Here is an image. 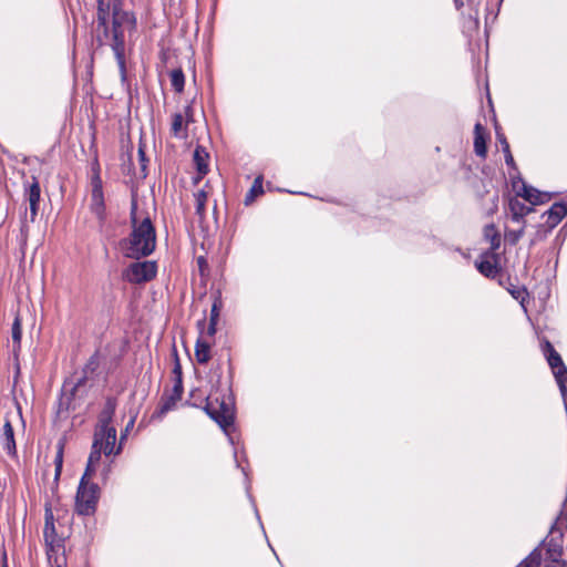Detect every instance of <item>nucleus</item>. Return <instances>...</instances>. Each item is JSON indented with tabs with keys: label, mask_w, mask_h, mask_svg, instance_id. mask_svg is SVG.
Returning <instances> with one entry per match:
<instances>
[{
	"label": "nucleus",
	"mask_w": 567,
	"mask_h": 567,
	"mask_svg": "<svg viewBox=\"0 0 567 567\" xmlns=\"http://www.w3.org/2000/svg\"><path fill=\"white\" fill-rule=\"evenodd\" d=\"M102 453H103V451L101 450V447H99L97 441H93L92 451L90 453V456L87 460V465H86V468L84 472V474H87V477L91 478L92 475L94 474L95 468L100 462Z\"/></svg>",
	"instance_id": "23"
},
{
	"label": "nucleus",
	"mask_w": 567,
	"mask_h": 567,
	"mask_svg": "<svg viewBox=\"0 0 567 567\" xmlns=\"http://www.w3.org/2000/svg\"><path fill=\"white\" fill-rule=\"evenodd\" d=\"M43 535L49 561L61 567L65 563L64 536L58 532L54 515L49 504H45Z\"/></svg>",
	"instance_id": "2"
},
{
	"label": "nucleus",
	"mask_w": 567,
	"mask_h": 567,
	"mask_svg": "<svg viewBox=\"0 0 567 567\" xmlns=\"http://www.w3.org/2000/svg\"><path fill=\"white\" fill-rule=\"evenodd\" d=\"M207 198L208 193L205 189H200L195 194L196 215H198L200 219L205 216Z\"/></svg>",
	"instance_id": "30"
},
{
	"label": "nucleus",
	"mask_w": 567,
	"mask_h": 567,
	"mask_svg": "<svg viewBox=\"0 0 567 567\" xmlns=\"http://www.w3.org/2000/svg\"><path fill=\"white\" fill-rule=\"evenodd\" d=\"M259 194H262V181H261V177H257L255 181H254V184L251 186V188L249 189V192L247 193L246 197H245V204L248 205L250 204L254 198L259 195Z\"/></svg>",
	"instance_id": "31"
},
{
	"label": "nucleus",
	"mask_w": 567,
	"mask_h": 567,
	"mask_svg": "<svg viewBox=\"0 0 567 567\" xmlns=\"http://www.w3.org/2000/svg\"><path fill=\"white\" fill-rule=\"evenodd\" d=\"M117 402L114 398H107L104 404L103 410L99 415V424L96 429H107L113 427L111 425Z\"/></svg>",
	"instance_id": "18"
},
{
	"label": "nucleus",
	"mask_w": 567,
	"mask_h": 567,
	"mask_svg": "<svg viewBox=\"0 0 567 567\" xmlns=\"http://www.w3.org/2000/svg\"><path fill=\"white\" fill-rule=\"evenodd\" d=\"M138 158L141 163V169L143 172V175L145 176L147 158L145 155L144 146L142 144L138 147Z\"/></svg>",
	"instance_id": "36"
},
{
	"label": "nucleus",
	"mask_w": 567,
	"mask_h": 567,
	"mask_svg": "<svg viewBox=\"0 0 567 567\" xmlns=\"http://www.w3.org/2000/svg\"><path fill=\"white\" fill-rule=\"evenodd\" d=\"M11 334L13 342V352L17 353L21 348L22 338L21 320L18 316L14 318V321L12 323Z\"/></svg>",
	"instance_id": "28"
},
{
	"label": "nucleus",
	"mask_w": 567,
	"mask_h": 567,
	"mask_svg": "<svg viewBox=\"0 0 567 567\" xmlns=\"http://www.w3.org/2000/svg\"><path fill=\"white\" fill-rule=\"evenodd\" d=\"M41 188L38 179L33 176L32 182L25 186L24 198L29 203L30 219L33 221L38 215Z\"/></svg>",
	"instance_id": "12"
},
{
	"label": "nucleus",
	"mask_w": 567,
	"mask_h": 567,
	"mask_svg": "<svg viewBox=\"0 0 567 567\" xmlns=\"http://www.w3.org/2000/svg\"><path fill=\"white\" fill-rule=\"evenodd\" d=\"M2 559H3V565H2V567H8V566H7V554H6V551H3Z\"/></svg>",
	"instance_id": "44"
},
{
	"label": "nucleus",
	"mask_w": 567,
	"mask_h": 567,
	"mask_svg": "<svg viewBox=\"0 0 567 567\" xmlns=\"http://www.w3.org/2000/svg\"><path fill=\"white\" fill-rule=\"evenodd\" d=\"M173 374H174V380L183 381L182 380V365L179 363V360H178V357H177L176 352H175V364H174V368H173Z\"/></svg>",
	"instance_id": "37"
},
{
	"label": "nucleus",
	"mask_w": 567,
	"mask_h": 567,
	"mask_svg": "<svg viewBox=\"0 0 567 567\" xmlns=\"http://www.w3.org/2000/svg\"><path fill=\"white\" fill-rule=\"evenodd\" d=\"M86 378H80L75 383L64 382L62 388V394L59 400L58 413L75 411L80 405V401L83 398V388Z\"/></svg>",
	"instance_id": "5"
},
{
	"label": "nucleus",
	"mask_w": 567,
	"mask_h": 567,
	"mask_svg": "<svg viewBox=\"0 0 567 567\" xmlns=\"http://www.w3.org/2000/svg\"><path fill=\"white\" fill-rule=\"evenodd\" d=\"M204 262H205V261H204V258H203V257L198 258V264H199V266H202Z\"/></svg>",
	"instance_id": "47"
},
{
	"label": "nucleus",
	"mask_w": 567,
	"mask_h": 567,
	"mask_svg": "<svg viewBox=\"0 0 567 567\" xmlns=\"http://www.w3.org/2000/svg\"><path fill=\"white\" fill-rule=\"evenodd\" d=\"M484 238L491 244V248L487 251L496 252L501 246V235L494 224L484 227Z\"/></svg>",
	"instance_id": "24"
},
{
	"label": "nucleus",
	"mask_w": 567,
	"mask_h": 567,
	"mask_svg": "<svg viewBox=\"0 0 567 567\" xmlns=\"http://www.w3.org/2000/svg\"><path fill=\"white\" fill-rule=\"evenodd\" d=\"M133 424H134V420H131L130 423L127 424L124 433H122L121 441H120V444H118V446H117V449L115 451V454H120L121 453V451H122V442L125 440L126 434L128 433L130 427L133 426Z\"/></svg>",
	"instance_id": "39"
},
{
	"label": "nucleus",
	"mask_w": 567,
	"mask_h": 567,
	"mask_svg": "<svg viewBox=\"0 0 567 567\" xmlns=\"http://www.w3.org/2000/svg\"><path fill=\"white\" fill-rule=\"evenodd\" d=\"M198 392H199L198 390L190 392V400H194L190 404L194 406H198L199 402H202V396L200 395L197 396Z\"/></svg>",
	"instance_id": "40"
},
{
	"label": "nucleus",
	"mask_w": 567,
	"mask_h": 567,
	"mask_svg": "<svg viewBox=\"0 0 567 567\" xmlns=\"http://www.w3.org/2000/svg\"><path fill=\"white\" fill-rule=\"evenodd\" d=\"M156 276V265L152 261H137L131 264L123 272V278L132 284L152 280Z\"/></svg>",
	"instance_id": "7"
},
{
	"label": "nucleus",
	"mask_w": 567,
	"mask_h": 567,
	"mask_svg": "<svg viewBox=\"0 0 567 567\" xmlns=\"http://www.w3.org/2000/svg\"><path fill=\"white\" fill-rule=\"evenodd\" d=\"M0 441H1L3 449L7 451V453L11 456H16L17 445H16V440H14V432H13V427L11 425L10 420H8V419H6V421H4Z\"/></svg>",
	"instance_id": "17"
},
{
	"label": "nucleus",
	"mask_w": 567,
	"mask_h": 567,
	"mask_svg": "<svg viewBox=\"0 0 567 567\" xmlns=\"http://www.w3.org/2000/svg\"><path fill=\"white\" fill-rule=\"evenodd\" d=\"M205 401V412L227 433L228 429L233 426L235 417L230 398H226L225 394L210 393Z\"/></svg>",
	"instance_id": "3"
},
{
	"label": "nucleus",
	"mask_w": 567,
	"mask_h": 567,
	"mask_svg": "<svg viewBox=\"0 0 567 567\" xmlns=\"http://www.w3.org/2000/svg\"><path fill=\"white\" fill-rule=\"evenodd\" d=\"M112 49L114 51L118 66L122 71V73L124 74L125 73V59H124L125 40H124V31L123 30H113Z\"/></svg>",
	"instance_id": "16"
},
{
	"label": "nucleus",
	"mask_w": 567,
	"mask_h": 567,
	"mask_svg": "<svg viewBox=\"0 0 567 567\" xmlns=\"http://www.w3.org/2000/svg\"><path fill=\"white\" fill-rule=\"evenodd\" d=\"M504 154H505V162H506V164L508 166H511V167H514L515 166L514 157H513V155L511 153L509 144L508 143H505Z\"/></svg>",
	"instance_id": "38"
},
{
	"label": "nucleus",
	"mask_w": 567,
	"mask_h": 567,
	"mask_svg": "<svg viewBox=\"0 0 567 567\" xmlns=\"http://www.w3.org/2000/svg\"><path fill=\"white\" fill-rule=\"evenodd\" d=\"M220 309H221V301L219 299H215V301L212 306L209 321H213V322L218 321Z\"/></svg>",
	"instance_id": "34"
},
{
	"label": "nucleus",
	"mask_w": 567,
	"mask_h": 567,
	"mask_svg": "<svg viewBox=\"0 0 567 567\" xmlns=\"http://www.w3.org/2000/svg\"><path fill=\"white\" fill-rule=\"evenodd\" d=\"M524 234V225L518 230H507L505 238L511 245H516Z\"/></svg>",
	"instance_id": "32"
},
{
	"label": "nucleus",
	"mask_w": 567,
	"mask_h": 567,
	"mask_svg": "<svg viewBox=\"0 0 567 567\" xmlns=\"http://www.w3.org/2000/svg\"><path fill=\"white\" fill-rule=\"evenodd\" d=\"M194 163H195V166H196V169H197V177L194 178V182L195 183H198L203 177L204 175L207 174L208 172V153L205 151L204 147L202 146H197L194 151Z\"/></svg>",
	"instance_id": "19"
},
{
	"label": "nucleus",
	"mask_w": 567,
	"mask_h": 567,
	"mask_svg": "<svg viewBox=\"0 0 567 567\" xmlns=\"http://www.w3.org/2000/svg\"><path fill=\"white\" fill-rule=\"evenodd\" d=\"M216 326H217V322L209 321V326L207 329L208 336H214L216 333Z\"/></svg>",
	"instance_id": "41"
},
{
	"label": "nucleus",
	"mask_w": 567,
	"mask_h": 567,
	"mask_svg": "<svg viewBox=\"0 0 567 567\" xmlns=\"http://www.w3.org/2000/svg\"><path fill=\"white\" fill-rule=\"evenodd\" d=\"M92 186L91 209L100 219H102L104 216V197L102 183L99 176L93 178Z\"/></svg>",
	"instance_id": "14"
},
{
	"label": "nucleus",
	"mask_w": 567,
	"mask_h": 567,
	"mask_svg": "<svg viewBox=\"0 0 567 567\" xmlns=\"http://www.w3.org/2000/svg\"><path fill=\"white\" fill-rule=\"evenodd\" d=\"M518 195L524 197L532 205L543 204L546 199H548L546 194H542L537 189L526 185H524L523 193H519Z\"/></svg>",
	"instance_id": "26"
},
{
	"label": "nucleus",
	"mask_w": 567,
	"mask_h": 567,
	"mask_svg": "<svg viewBox=\"0 0 567 567\" xmlns=\"http://www.w3.org/2000/svg\"><path fill=\"white\" fill-rule=\"evenodd\" d=\"M539 558L530 557V560L526 564L525 567H538Z\"/></svg>",
	"instance_id": "42"
},
{
	"label": "nucleus",
	"mask_w": 567,
	"mask_h": 567,
	"mask_svg": "<svg viewBox=\"0 0 567 567\" xmlns=\"http://www.w3.org/2000/svg\"><path fill=\"white\" fill-rule=\"evenodd\" d=\"M195 357L199 364H205L210 360V344L202 338L196 342Z\"/></svg>",
	"instance_id": "25"
},
{
	"label": "nucleus",
	"mask_w": 567,
	"mask_h": 567,
	"mask_svg": "<svg viewBox=\"0 0 567 567\" xmlns=\"http://www.w3.org/2000/svg\"><path fill=\"white\" fill-rule=\"evenodd\" d=\"M134 25L133 17L125 11L120 10L116 6L113 8V30H123L124 27Z\"/></svg>",
	"instance_id": "22"
},
{
	"label": "nucleus",
	"mask_w": 567,
	"mask_h": 567,
	"mask_svg": "<svg viewBox=\"0 0 567 567\" xmlns=\"http://www.w3.org/2000/svg\"><path fill=\"white\" fill-rule=\"evenodd\" d=\"M543 351L559 384L560 391L564 393L566 391L565 381L567 380V369L561 360V357L554 349L553 344L549 341H545L543 346Z\"/></svg>",
	"instance_id": "8"
},
{
	"label": "nucleus",
	"mask_w": 567,
	"mask_h": 567,
	"mask_svg": "<svg viewBox=\"0 0 567 567\" xmlns=\"http://www.w3.org/2000/svg\"><path fill=\"white\" fill-rule=\"evenodd\" d=\"M512 295L514 298L518 299V297L520 296V291H512Z\"/></svg>",
	"instance_id": "45"
},
{
	"label": "nucleus",
	"mask_w": 567,
	"mask_h": 567,
	"mask_svg": "<svg viewBox=\"0 0 567 567\" xmlns=\"http://www.w3.org/2000/svg\"><path fill=\"white\" fill-rule=\"evenodd\" d=\"M97 441L99 447L107 456L112 453L115 454V442H116V430L115 427L96 429L94 433V440Z\"/></svg>",
	"instance_id": "10"
},
{
	"label": "nucleus",
	"mask_w": 567,
	"mask_h": 567,
	"mask_svg": "<svg viewBox=\"0 0 567 567\" xmlns=\"http://www.w3.org/2000/svg\"><path fill=\"white\" fill-rule=\"evenodd\" d=\"M110 0H97V24L106 31Z\"/></svg>",
	"instance_id": "27"
},
{
	"label": "nucleus",
	"mask_w": 567,
	"mask_h": 567,
	"mask_svg": "<svg viewBox=\"0 0 567 567\" xmlns=\"http://www.w3.org/2000/svg\"><path fill=\"white\" fill-rule=\"evenodd\" d=\"M455 4L457 8H461L463 6V1L462 0H455Z\"/></svg>",
	"instance_id": "46"
},
{
	"label": "nucleus",
	"mask_w": 567,
	"mask_h": 567,
	"mask_svg": "<svg viewBox=\"0 0 567 567\" xmlns=\"http://www.w3.org/2000/svg\"><path fill=\"white\" fill-rule=\"evenodd\" d=\"M566 215L567 205L564 203H555L545 214H543V217H546V220L536 231L530 245H535L537 241L544 240L547 234L555 228Z\"/></svg>",
	"instance_id": "6"
},
{
	"label": "nucleus",
	"mask_w": 567,
	"mask_h": 567,
	"mask_svg": "<svg viewBox=\"0 0 567 567\" xmlns=\"http://www.w3.org/2000/svg\"><path fill=\"white\" fill-rule=\"evenodd\" d=\"M508 209H509V213H511L512 220H514L516 223L523 221V224L525 223L523 220V218L534 210L532 207L526 206L524 203H522L517 198H512L509 200Z\"/></svg>",
	"instance_id": "20"
},
{
	"label": "nucleus",
	"mask_w": 567,
	"mask_h": 567,
	"mask_svg": "<svg viewBox=\"0 0 567 567\" xmlns=\"http://www.w3.org/2000/svg\"><path fill=\"white\" fill-rule=\"evenodd\" d=\"M563 537L559 538L557 529H550L547 540V556L553 563H559L563 555Z\"/></svg>",
	"instance_id": "15"
},
{
	"label": "nucleus",
	"mask_w": 567,
	"mask_h": 567,
	"mask_svg": "<svg viewBox=\"0 0 567 567\" xmlns=\"http://www.w3.org/2000/svg\"><path fill=\"white\" fill-rule=\"evenodd\" d=\"M183 381L174 380V385L169 390H165L159 404V413L165 414L173 410L176 403L182 399Z\"/></svg>",
	"instance_id": "9"
},
{
	"label": "nucleus",
	"mask_w": 567,
	"mask_h": 567,
	"mask_svg": "<svg viewBox=\"0 0 567 567\" xmlns=\"http://www.w3.org/2000/svg\"><path fill=\"white\" fill-rule=\"evenodd\" d=\"M497 138L502 144L503 148L505 147V143H508L503 134L497 133Z\"/></svg>",
	"instance_id": "43"
},
{
	"label": "nucleus",
	"mask_w": 567,
	"mask_h": 567,
	"mask_svg": "<svg viewBox=\"0 0 567 567\" xmlns=\"http://www.w3.org/2000/svg\"><path fill=\"white\" fill-rule=\"evenodd\" d=\"M171 83L177 93H182L185 85V75L182 69H174L171 73Z\"/></svg>",
	"instance_id": "29"
},
{
	"label": "nucleus",
	"mask_w": 567,
	"mask_h": 567,
	"mask_svg": "<svg viewBox=\"0 0 567 567\" xmlns=\"http://www.w3.org/2000/svg\"><path fill=\"white\" fill-rule=\"evenodd\" d=\"M132 233L125 240L126 256L141 258L151 255L156 246V233L150 217L138 218L136 203L133 202L131 209Z\"/></svg>",
	"instance_id": "1"
},
{
	"label": "nucleus",
	"mask_w": 567,
	"mask_h": 567,
	"mask_svg": "<svg viewBox=\"0 0 567 567\" xmlns=\"http://www.w3.org/2000/svg\"><path fill=\"white\" fill-rule=\"evenodd\" d=\"M62 463H63V452H62V447H60L59 451H58V454L55 456V460H54V464H55V475H54V478H55V481H58L60 475H61Z\"/></svg>",
	"instance_id": "33"
},
{
	"label": "nucleus",
	"mask_w": 567,
	"mask_h": 567,
	"mask_svg": "<svg viewBox=\"0 0 567 567\" xmlns=\"http://www.w3.org/2000/svg\"><path fill=\"white\" fill-rule=\"evenodd\" d=\"M193 110L190 105L185 107V116L187 121L185 122L184 115L182 113H175L172 116V125L171 132L175 137H186L187 135V123L192 121Z\"/></svg>",
	"instance_id": "13"
},
{
	"label": "nucleus",
	"mask_w": 567,
	"mask_h": 567,
	"mask_svg": "<svg viewBox=\"0 0 567 567\" xmlns=\"http://www.w3.org/2000/svg\"><path fill=\"white\" fill-rule=\"evenodd\" d=\"M498 194L497 193H494L489 200H491V206L487 208V214L488 215H493L497 212V208H498Z\"/></svg>",
	"instance_id": "35"
},
{
	"label": "nucleus",
	"mask_w": 567,
	"mask_h": 567,
	"mask_svg": "<svg viewBox=\"0 0 567 567\" xmlns=\"http://www.w3.org/2000/svg\"><path fill=\"white\" fill-rule=\"evenodd\" d=\"M498 254L485 251L481 255V260L476 261L477 270L487 278H495L498 274Z\"/></svg>",
	"instance_id": "11"
},
{
	"label": "nucleus",
	"mask_w": 567,
	"mask_h": 567,
	"mask_svg": "<svg viewBox=\"0 0 567 567\" xmlns=\"http://www.w3.org/2000/svg\"><path fill=\"white\" fill-rule=\"evenodd\" d=\"M474 135V152L477 156L484 158L487 153V147L484 127L481 123L475 124Z\"/></svg>",
	"instance_id": "21"
},
{
	"label": "nucleus",
	"mask_w": 567,
	"mask_h": 567,
	"mask_svg": "<svg viewBox=\"0 0 567 567\" xmlns=\"http://www.w3.org/2000/svg\"><path fill=\"white\" fill-rule=\"evenodd\" d=\"M87 474H83L75 497V511L80 515H91L95 512L99 499V486L90 482Z\"/></svg>",
	"instance_id": "4"
}]
</instances>
